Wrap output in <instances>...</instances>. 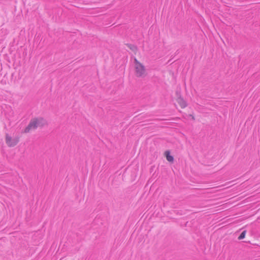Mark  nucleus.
Masks as SVG:
<instances>
[{"instance_id":"423d86ee","label":"nucleus","mask_w":260,"mask_h":260,"mask_svg":"<svg viewBox=\"0 0 260 260\" xmlns=\"http://www.w3.org/2000/svg\"><path fill=\"white\" fill-rule=\"evenodd\" d=\"M245 234H246V231H243L242 232V233L241 234V235L239 236L238 239L239 240H241L243 238H245Z\"/></svg>"},{"instance_id":"7ed1b4c3","label":"nucleus","mask_w":260,"mask_h":260,"mask_svg":"<svg viewBox=\"0 0 260 260\" xmlns=\"http://www.w3.org/2000/svg\"><path fill=\"white\" fill-rule=\"evenodd\" d=\"M18 138H12L8 134L6 136V142L9 147H14L18 143Z\"/></svg>"},{"instance_id":"f03ea898","label":"nucleus","mask_w":260,"mask_h":260,"mask_svg":"<svg viewBox=\"0 0 260 260\" xmlns=\"http://www.w3.org/2000/svg\"><path fill=\"white\" fill-rule=\"evenodd\" d=\"M136 73L137 76L141 77L145 74L144 67L135 58Z\"/></svg>"},{"instance_id":"f257e3e1","label":"nucleus","mask_w":260,"mask_h":260,"mask_svg":"<svg viewBox=\"0 0 260 260\" xmlns=\"http://www.w3.org/2000/svg\"><path fill=\"white\" fill-rule=\"evenodd\" d=\"M46 124V121L42 118H35L32 119L28 125L24 130V133H29L32 129H35L39 126H42Z\"/></svg>"},{"instance_id":"39448f33","label":"nucleus","mask_w":260,"mask_h":260,"mask_svg":"<svg viewBox=\"0 0 260 260\" xmlns=\"http://www.w3.org/2000/svg\"><path fill=\"white\" fill-rule=\"evenodd\" d=\"M166 158L169 162H172L174 160V158L172 156L170 155L168 151L166 152Z\"/></svg>"},{"instance_id":"20e7f679","label":"nucleus","mask_w":260,"mask_h":260,"mask_svg":"<svg viewBox=\"0 0 260 260\" xmlns=\"http://www.w3.org/2000/svg\"><path fill=\"white\" fill-rule=\"evenodd\" d=\"M177 101V103L182 108H184L186 106V103L182 98L180 97L178 98Z\"/></svg>"}]
</instances>
